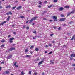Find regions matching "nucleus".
<instances>
[{"instance_id": "1", "label": "nucleus", "mask_w": 75, "mask_h": 75, "mask_svg": "<svg viewBox=\"0 0 75 75\" xmlns=\"http://www.w3.org/2000/svg\"><path fill=\"white\" fill-rule=\"evenodd\" d=\"M38 18V17L36 16L35 17H34L33 18H32L31 19L30 21L29 22V23H31L33 21V20H37V18Z\"/></svg>"}, {"instance_id": "2", "label": "nucleus", "mask_w": 75, "mask_h": 75, "mask_svg": "<svg viewBox=\"0 0 75 75\" xmlns=\"http://www.w3.org/2000/svg\"><path fill=\"white\" fill-rule=\"evenodd\" d=\"M13 50H15V48H14V47H11L8 50V52H10V51H13Z\"/></svg>"}, {"instance_id": "3", "label": "nucleus", "mask_w": 75, "mask_h": 75, "mask_svg": "<svg viewBox=\"0 0 75 75\" xmlns=\"http://www.w3.org/2000/svg\"><path fill=\"white\" fill-rule=\"evenodd\" d=\"M14 39V38H10L9 39V42L10 43H12L13 42L12 40H13Z\"/></svg>"}, {"instance_id": "4", "label": "nucleus", "mask_w": 75, "mask_h": 75, "mask_svg": "<svg viewBox=\"0 0 75 75\" xmlns=\"http://www.w3.org/2000/svg\"><path fill=\"white\" fill-rule=\"evenodd\" d=\"M52 18L54 21H57V16H53Z\"/></svg>"}, {"instance_id": "5", "label": "nucleus", "mask_w": 75, "mask_h": 75, "mask_svg": "<svg viewBox=\"0 0 75 75\" xmlns=\"http://www.w3.org/2000/svg\"><path fill=\"white\" fill-rule=\"evenodd\" d=\"M10 73V71H5L3 73V74L6 75V74H8Z\"/></svg>"}, {"instance_id": "6", "label": "nucleus", "mask_w": 75, "mask_h": 75, "mask_svg": "<svg viewBox=\"0 0 75 75\" xmlns=\"http://www.w3.org/2000/svg\"><path fill=\"white\" fill-rule=\"evenodd\" d=\"M65 20H66V18H63L60 19L59 21H65Z\"/></svg>"}, {"instance_id": "7", "label": "nucleus", "mask_w": 75, "mask_h": 75, "mask_svg": "<svg viewBox=\"0 0 75 75\" xmlns=\"http://www.w3.org/2000/svg\"><path fill=\"white\" fill-rule=\"evenodd\" d=\"M75 35H73V36L71 38V40L72 41L74 40H74H75Z\"/></svg>"}, {"instance_id": "8", "label": "nucleus", "mask_w": 75, "mask_h": 75, "mask_svg": "<svg viewBox=\"0 0 75 75\" xmlns=\"http://www.w3.org/2000/svg\"><path fill=\"white\" fill-rule=\"evenodd\" d=\"M7 23V21H5L3 22L2 23H0V25H3L4 23Z\"/></svg>"}, {"instance_id": "9", "label": "nucleus", "mask_w": 75, "mask_h": 75, "mask_svg": "<svg viewBox=\"0 0 75 75\" xmlns=\"http://www.w3.org/2000/svg\"><path fill=\"white\" fill-rule=\"evenodd\" d=\"M22 8V6H19L18 7L16 8V9L18 10H20Z\"/></svg>"}, {"instance_id": "10", "label": "nucleus", "mask_w": 75, "mask_h": 75, "mask_svg": "<svg viewBox=\"0 0 75 75\" xmlns=\"http://www.w3.org/2000/svg\"><path fill=\"white\" fill-rule=\"evenodd\" d=\"M64 8L62 7H60L59 8V11H62V10H64Z\"/></svg>"}, {"instance_id": "11", "label": "nucleus", "mask_w": 75, "mask_h": 75, "mask_svg": "<svg viewBox=\"0 0 75 75\" xmlns=\"http://www.w3.org/2000/svg\"><path fill=\"white\" fill-rule=\"evenodd\" d=\"M16 64H17V62H15L14 64V65L15 66L16 68H17L18 67V65H16Z\"/></svg>"}, {"instance_id": "12", "label": "nucleus", "mask_w": 75, "mask_h": 75, "mask_svg": "<svg viewBox=\"0 0 75 75\" xmlns=\"http://www.w3.org/2000/svg\"><path fill=\"white\" fill-rule=\"evenodd\" d=\"M43 62V61H41V62H39L38 63V65H40Z\"/></svg>"}, {"instance_id": "13", "label": "nucleus", "mask_w": 75, "mask_h": 75, "mask_svg": "<svg viewBox=\"0 0 75 75\" xmlns=\"http://www.w3.org/2000/svg\"><path fill=\"white\" fill-rule=\"evenodd\" d=\"M28 48H27L25 50V52L26 53H27V52H28Z\"/></svg>"}, {"instance_id": "14", "label": "nucleus", "mask_w": 75, "mask_h": 75, "mask_svg": "<svg viewBox=\"0 0 75 75\" xmlns=\"http://www.w3.org/2000/svg\"><path fill=\"white\" fill-rule=\"evenodd\" d=\"M10 16H8L6 19L7 21H9V20H10Z\"/></svg>"}, {"instance_id": "15", "label": "nucleus", "mask_w": 75, "mask_h": 75, "mask_svg": "<svg viewBox=\"0 0 75 75\" xmlns=\"http://www.w3.org/2000/svg\"><path fill=\"white\" fill-rule=\"evenodd\" d=\"M12 57H13L12 55H10L8 57V59H10L11 58H12Z\"/></svg>"}, {"instance_id": "16", "label": "nucleus", "mask_w": 75, "mask_h": 75, "mask_svg": "<svg viewBox=\"0 0 75 75\" xmlns=\"http://www.w3.org/2000/svg\"><path fill=\"white\" fill-rule=\"evenodd\" d=\"M11 7V6H10V5H9L8 6H6V8H10Z\"/></svg>"}, {"instance_id": "17", "label": "nucleus", "mask_w": 75, "mask_h": 75, "mask_svg": "<svg viewBox=\"0 0 75 75\" xmlns=\"http://www.w3.org/2000/svg\"><path fill=\"white\" fill-rule=\"evenodd\" d=\"M64 8H69L70 7H69V6H64Z\"/></svg>"}, {"instance_id": "18", "label": "nucleus", "mask_w": 75, "mask_h": 75, "mask_svg": "<svg viewBox=\"0 0 75 75\" xmlns=\"http://www.w3.org/2000/svg\"><path fill=\"white\" fill-rule=\"evenodd\" d=\"M4 42H6V41L4 40V39H2V41H1V42L2 43H3Z\"/></svg>"}, {"instance_id": "19", "label": "nucleus", "mask_w": 75, "mask_h": 75, "mask_svg": "<svg viewBox=\"0 0 75 75\" xmlns=\"http://www.w3.org/2000/svg\"><path fill=\"white\" fill-rule=\"evenodd\" d=\"M71 14V12L68 13H67V17H68V16H70V15Z\"/></svg>"}, {"instance_id": "20", "label": "nucleus", "mask_w": 75, "mask_h": 75, "mask_svg": "<svg viewBox=\"0 0 75 75\" xmlns=\"http://www.w3.org/2000/svg\"><path fill=\"white\" fill-rule=\"evenodd\" d=\"M75 57V54H71V57Z\"/></svg>"}, {"instance_id": "21", "label": "nucleus", "mask_w": 75, "mask_h": 75, "mask_svg": "<svg viewBox=\"0 0 75 75\" xmlns=\"http://www.w3.org/2000/svg\"><path fill=\"white\" fill-rule=\"evenodd\" d=\"M26 57L27 58H30L31 57V56L29 55H26Z\"/></svg>"}, {"instance_id": "22", "label": "nucleus", "mask_w": 75, "mask_h": 75, "mask_svg": "<svg viewBox=\"0 0 75 75\" xmlns=\"http://www.w3.org/2000/svg\"><path fill=\"white\" fill-rule=\"evenodd\" d=\"M33 48H34V45H32L30 47V49H33Z\"/></svg>"}, {"instance_id": "23", "label": "nucleus", "mask_w": 75, "mask_h": 75, "mask_svg": "<svg viewBox=\"0 0 75 75\" xmlns=\"http://www.w3.org/2000/svg\"><path fill=\"white\" fill-rule=\"evenodd\" d=\"M75 10H74L73 11H72V12H70L71 14H74V12H75Z\"/></svg>"}, {"instance_id": "24", "label": "nucleus", "mask_w": 75, "mask_h": 75, "mask_svg": "<svg viewBox=\"0 0 75 75\" xmlns=\"http://www.w3.org/2000/svg\"><path fill=\"white\" fill-rule=\"evenodd\" d=\"M25 17L24 16H20V18H24Z\"/></svg>"}, {"instance_id": "25", "label": "nucleus", "mask_w": 75, "mask_h": 75, "mask_svg": "<svg viewBox=\"0 0 75 75\" xmlns=\"http://www.w3.org/2000/svg\"><path fill=\"white\" fill-rule=\"evenodd\" d=\"M35 50L36 51H39V49H38V48H36L35 49Z\"/></svg>"}, {"instance_id": "26", "label": "nucleus", "mask_w": 75, "mask_h": 75, "mask_svg": "<svg viewBox=\"0 0 75 75\" xmlns=\"http://www.w3.org/2000/svg\"><path fill=\"white\" fill-rule=\"evenodd\" d=\"M5 46V45H4V44H3L2 45H1V47H2V48H4V46Z\"/></svg>"}, {"instance_id": "27", "label": "nucleus", "mask_w": 75, "mask_h": 75, "mask_svg": "<svg viewBox=\"0 0 75 75\" xmlns=\"http://www.w3.org/2000/svg\"><path fill=\"white\" fill-rule=\"evenodd\" d=\"M61 17H65V15H63L62 14H61Z\"/></svg>"}, {"instance_id": "28", "label": "nucleus", "mask_w": 75, "mask_h": 75, "mask_svg": "<svg viewBox=\"0 0 75 75\" xmlns=\"http://www.w3.org/2000/svg\"><path fill=\"white\" fill-rule=\"evenodd\" d=\"M1 4L0 3V9H2L3 7L1 6Z\"/></svg>"}, {"instance_id": "29", "label": "nucleus", "mask_w": 75, "mask_h": 75, "mask_svg": "<svg viewBox=\"0 0 75 75\" xmlns=\"http://www.w3.org/2000/svg\"><path fill=\"white\" fill-rule=\"evenodd\" d=\"M21 74L22 75H24V71H22L21 72Z\"/></svg>"}, {"instance_id": "30", "label": "nucleus", "mask_w": 75, "mask_h": 75, "mask_svg": "<svg viewBox=\"0 0 75 75\" xmlns=\"http://www.w3.org/2000/svg\"><path fill=\"white\" fill-rule=\"evenodd\" d=\"M26 28L27 30H29V26H27L26 27Z\"/></svg>"}, {"instance_id": "31", "label": "nucleus", "mask_w": 75, "mask_h": 75, "mask_svg": "<svg viewBox=\"0 0 75 75\" xmlns=\"http://www.w3.org/2000/svg\"><path fill=\"white\" fill-rule=\"evenodd\" d=\"M52 53V51H51L48 54V55H50V54H51Z\"/></svg>"}, {"instance_id": "32", "label": "nucleus", "mask_w": 75, "mask_h": 75, "mask_svg": "<svg viewBox=\"0 0 75 75\" xmlns=\"http://www.w3.org/2000/svg\"><path fill=\"white\" fill-rule=\"evenodd\" d=\"M4 64V62L3 61L1 63V64Z\"/></svg>"}, {"instance_id": "33", "label": "nucleus", "mask_w": 75, "mask_h": 75, "mask_svg": "<svg viewBox=\"0 0 75 75\" xmlns=\"http://www.w3.org/2000/svg\"><path fill=\"white\" fill-rule=\"evenodd\" d=\"M33 32L34 34H36L37 33V32L35 30Z\"/></svg>"}, {"instance_id": "34", "label": "nucleus", "mask_w": 75, "mask_h": 75, "mask_svg": "<svg viewBox=\"0 0 75 75\" xmlns=\"http://www.w3.org/2000/svg\"><path fill=\"white\" fill-rule=\"evenodd\" d=\"M72 23H73V21H71V22H70L69 23V24H72Z\"/></svg>"}, {"instance_id": "35", "label": "nucleus", "mask_w": 75, "mask_h": 75, "mask_svg": "<svg viewBox=\"0 0 75 75\" xmlns=\"http://www.w3.org/2000/svg\"><path fill=\"white\" fill-rule=\"evenodd\" d=\"M9 14H10V15H12V13L11 12V11L9 12Z\"/></svg>"}, {"instance_id": "36", "label": "nucleus", "mask_w": 75, "mask_h": 75, "mask_svg": "<svg viewBox=\"0 0 75 75\" xmlns=\"http://www.w3.org/2000/svg\"><path fill=\"white\" fill-rule=\"evenodd\" d=\"M52 5H50L48 6V8H51L52 7Z\"/></svg>"}, {"instance_id": "37", "label": "nucleus", "mask_w": 75, "mask_h": 75, "mask_svg": "<svg viewBox=\"0 0 75 75\" xmlns=\"http://www.w3.org/2000/svg\"><path fill=\"white\" fill-rule=\"evenodd\" d=\"M16 6H15L14 7H12V9H13V10H14V9L16 8Z\"/></svg>"}, {"instance_id": "38", "label": "nucleus", "mask_w": 75, "mask_h": 75, "mask_svg": "<svg viewBox=\"0 0 75 75\" xmlns=\"http://www.w3.org/2000/svg\"><path fill=\"white\" fill-rule=\"evenodd\" d=\"M50 62H51V64H54V61H52V60H50Z\"/></svg>"}, {"instance_id": "39", "label": "nucleus", "mask_w": 75, "mask_h": 75, "mask_svg": "<svg viewBox=\"0 0 75 75\" xmlns=\"http://www.w3.org/2000/svg\"><path fill=\"white\" fill-rule=\"evenodd\" d=\"M61 27H59V28H58V30H61Z\"/></svg>"}, {"instance_id": "40", "label": "nucleus", "mask_w": 75, "mask_h": 75, "mask_svg": "<svg viewBox=\"0 0 75 75\" xmlns=\"http://www.w3.org/2000/svg\"><path fill=\"white\" fill-rule=\"evenodd\" d=\"M54 2H57V1H58V0H54Z\"/></svg>"}, {"instance_id": "41", "label": "nucleus", "mask_w": 75, "mask_h": 75, "mask_svg": "<svg viewBox=\"0 0 75 75\" xmlns=\"http://www.w3.org/2000/svg\"><path fill=\"white\" fill-rule=\"evenodd\" d=\"M31 71H30L29 72V74H30V75H31Z\"/></svg>"}, {"instance_id": "42", "label": "nucleus", "mask_w": 75, "mask_h": 75, "mask_svg": "<svg viewBox=\"0 0 75 75\" xmlns=\"http://www.w3.org/2000/svg\"><path fill=\"white\" fill-rule=\"evenodd\" d=\"M49 45L50 47H51V46H52V44H49Z\"/></svg>"}, {"instance_id": "43", "label": "nucleus", "mask_w": 75, "mask_h": 75, "mask_svg": "<svg viewBox=\"0 0 75 75\" xmlns=\"http://www.w3.org/2000/svg\"><path fill=\"white\" fill-rule=\"evenodd\" d=\"M30 20H28V21H27L26 22V23L27 24V23H28V21H30Z\"/></svg>"}, {"instance_id": "44", "label": "nucleus", "mask_w": 75, "mask_h": 75, "mask_svg": "<svg viewBox=\"0 0 75 75\" xmlns=\"http://www.w3.org/2000/svg\"><path fill=\"white\" fill-rule=\"evenodd\" d=\"M34 74L35 75H37V73L36 72H34Z\"/></svg>"}, {"instance_id": "45", "label": "nucleus", "mask_w": 75, "mask_h": 75, "mask_svg": "<svg viewBox=\"0 0 75 75\" xmlns=\"http://www.w3.org/2000/svg\"><path fill=\"white\" fill-rule=\"evenodd\" d=\"M41 4H42V2L40 1L39 3V4L41 5Z\"/></svg>"}, {"instance_id": "46", "label": "nucleus", "mask_w": 75, "mask_h": 75, "mask_svg": "<svg viewBox=\"0 0 75 75\" xmlns=\"http://www.w3.org/2000/svg\"><path fill=\"white\" fill-rule=\"evenodd\" d=\"M38 7H39V8H41V6L39 5L38 6Z\"/></svg>"}, {"instance_id": "47", "label": "nucleus", "mask_w": 75, "mask_h": 75, "mask_svg": "<svg viewBox=\"0 0 75 75\" xmlns=\"http://www.w3.org/2000/svg\"><path fill=\"white\" fill-rule=\"evenodd\" d=\"M47 13V11H45L43 12V13L44 14V13Z\"/></svg>"}, {"instance_id": "48", "label": "nucleus", "mask_w": 75, "mask_h": 75, "mask_svg": "<svg viewBox=\"0 0 75 75\" xmlns=\"http://www.w3.org/2000/svg\"><path fill=\"white\" fill-rule=\"evenodd\" d=\"M30 54H33V52L32 51H31L30 52Z\"/></svg>"}, {"instance_id": "49", "label": "nucleus", "mask_w": 75, "mask_h": 75, "mask_svg": "<svg viewBox=\"0 0 75 75\" xmlns=\"http://www.w3.org/2000/svg\"><path fill=\"white\" fill-rule=\"evenodd\" d=\"M73 59V58L72 57H71V58L70 59V60H72Z\"/></svg>"}, {"instance_id": "50", "label": "nucleus", "mask_w": 75, "mask_h": 75, "mask_svg": "<svg viewBox=\"0 0 75 75\" xmlns=\"http://www.w3.org/2000/svg\"><path fill=\"white\" fill-rule=\"evenodd\" d=\"M6 15H9V13H6Z\"/></svg>"}, {"instance_id": "51", "label": "nucleus", "mask_w": 75, "mask_h": 75, "mask_svg": "<svg viewBox=\"0 0 75 75\" xmlns=\"http://www.w3.org/2000/svg\"><path fill=\"white\" fill-rule=\"evenodd\" d=\"M53 34H50V36L51 37H52V35H53Z\"/></svg>"}, {"instance_id": "52", "label": "nucleus", "mask_w": 75, "mask_h": 75, "mask_svg": "<svg viewBox=\"0 0 75 75\" xmlns=\"http://www.w3.org/2000/svg\"><path fill=\"white\" fill-rule=\"evenodd\" d=\"M53 28H54V29H56V28H57V27H56L55 26H54L53 27Z\"/></svg>"}, {"instance_id": "53", "label": "nucleus", "mask_w": 75, "mask_h": 75, "mask_svg": "<svg viewBox=\"0 0 75 75\" xmlns=\"http://www.w3.org/2000/svg\"><path fill=\"white\" fill-rule=\"evenodd\" d=\"M72 66H73V67H75V64H72Z\"/></svg>"}, {"instance_id": "54", "label": "nucleus", "mask_w": 75, "mask_h": 75, "mask_svg": "<svg viewBox=\"0 0 75 75\" xmlns=\"http://www.w3.org/2000/svg\"><path fill=\"white\" fill-rule=\"evenodd\" d=\"M44 3H47L48 2H47V1H45Z\"/></svg>"}, {"instance_id": "55", "label": "nucleus", "mask_w": 75, "mask_h": 75, "mask_svg": "<svg viewBox=\"0 0 75 75\" xmlns=\"http://www.w3.org/2000/svg\"><path fill=\"white\" fill-rule=\"evenodd\" d=\"M48 47V45H46L45 46V47Z\"/></svg>"}, {"instance_id": "56", "label": "nucleus", "mask_w": 75, "mask_h": 75, "mask_svg": "<svg viewBox=\"0 0 75 75\" xmlns=\"http://www.w3.org/2000/svg\"><path fill=\"white\" fill-rule=\"evenodd\" d=\"M10 37H11V36H10V35H9L8 36V38H9Z\"/></svg>"}, {"instance_id": "57", "label": "nucleus", "mask_w": 75, "mask_h": 75, "mask_svg": "<svg viewBox=\"0 0 75 75\" xmlns=\"http://www.w3.org/2000/svg\"><path fill=\"white\" fill-rule=\"evenodd\" d=\"M13 34H16V33L15 32H14L13 33Z\"/></svg>"}, {"instance_id": "58", "label": "nucleus", "mask_w": 75, "mask_h": 75, "mask_svg": "<svg viewBox=\"0 0 75 75\" xmlns=\"http://www.w3.org/2000/svg\"><path fill=\"white\" fill-rule=\"evenodd\" d=\"M25 28V26H23V28Z\"/></svg>"}, {"instance_id": "59", "label": "nucleus", "mask_w": 75, "mask_h": 75, "mask_svg": "<svg viewBox=\"0 0 75 75\" xmlns=\"http://www.w3.org/2000/svg\"><path fill=\"white\" fill-rule=\"evenodd\" d=\"M43 20H47V19L46 18H44Z\"/></svg>"}, {"instance_id": "60", "label": "nucleus", "mask_w": 75, "mask_h": 75, "mask_svg": "<svg viewBox=\"0 0 75 75\" xmlns=\"http://www.w3.org/2000/svg\"><path fill=\"white\" fill-rule=\"evenodd\" d=\"M49 21H50V22L52 21V20H50Z\"/></svg>"}, {"instance_id": "61", "label": "nucleus", "mask_w": 75, "mask_h": 75, "mask_svg": "<svg viewBox=\"0 0 75 75\" xmlns=\"http://www.w3.org/2000/svg\"><path fill=\"white\" fill-rule=\"evenodd\" d=\"M42 75H44V73L43 72L42 73Z\"/></svg>"}, {"instance_id": "62", "label": "nucleus", "mask_w": 75, "mask_h": 75, "mask_svg": "<svg viewBox=\"0 0 75 75\" xmlns=\"http://www.w3.org/2000/svg\"><path fill=\"white\" fill-rule=\"evenodd\" d=\"M44 14V13H43L42 14V16H43Z\"/></svg>"}, {"instance_id": "63", "label": "nucleus", "mask_w": 75, "mask_h": 75, "mask_svg": "<svg viewBox=\"0 0 75 75\" xmlns=\"http://www.w3.org/2000/svg\"><path fill=\"white\" fill-rule=\"evenodd\" d=\"M33 39L34 40L35 39V38H34V37H33Z\"/></svg>"}, {"instance_id": "64", "label": "nucleus", "mask_w": 75, "mask_h": 75, "mask_svg": "<svg viewBox=\"0 0 75 75\" xmlns=\"http://www.w3.org/2000/svg\"><path fill=\"white\" fill-rule=\"evenodd\" d=\"M16 45V44H13V46H14V45Z\"/></svg>"}]
</instances>
